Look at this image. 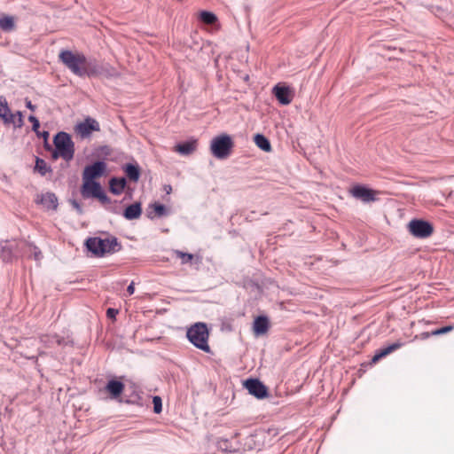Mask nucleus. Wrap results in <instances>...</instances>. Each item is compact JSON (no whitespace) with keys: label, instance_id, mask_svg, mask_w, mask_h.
<instances>
[{"label":"nucleus","instance_id":"1","mask_svg":"<svg viewBox=\"0 0 454 454\" xmlns=\"http://www.w3.org/2000/svg\"><path fill=\"white\" fill-rule=\"evenodd\" d=\"M59 59L74 74L79 77L113 74L109 67L98 64L95 59H87L82 53H74L72 51L63 50L60 51Z\"/></svg>","mask_w":454,"mask_h":454},{"label":"nucleus","instance_id":"2","mask_svg":"<svg viewBox=\"0 0 454 454\" xmlns=\"http://www.w3.org/2000/svg\"><path fill=\"white\" fill-rule=\"evenodd\" d=\"M189 341L197 348L210 353L211 349L208 345V330L204 323H196L191 326L186 333Z\"/></svg>","mask_w":454,"mask_h":454},{"label":"nucleus","instance_id":"3","mask_svg":"<svg viewBox=\"0 0 454 454\" xmlns=\"http://www.w3.org/2000/svg\"><path fill=\"white\" fill-rule=\"evenodd\" d=\"M233 146L231 137L227 134H222L211 140L210 151L216 159L224 160L231 155Z\"/></svg>","mask_w":454,"mask_h":454},{"label":"nucleus","instance_id":"4","mask_svg":"<svg viewBox=\"0 0 454 454\" xmlns=\"http://www.w3.org/2000/svg\"><path fill=\"white\" fill-rule=\"evenodd\" d=\"M53 144L55 148L62 153L64 160L69 162L74 159L75 152L74 143L68 133L65 131L58 132L53 137Z\"/></svg>","mask_w":454,"mask_h":454},{"label":"nucleus","instance_id":"5","mask_svg":"<svg viewBox=\"0 0 454 454\" xmlns=\"http://www.w3.org/2000/svg\"><path fill=\"white\" fill-rule=\"evenodd\" d=\"M21 242L20 241H3L0 243V257L5 262H11L14 259L22 256Z\"/></svg>","mask_w":454,"mask_h":454},{"label":"nucleus","instance_id":"6","mask_svg":"<svg viewBox=\"0 0 454 454\" xmlns=\"http://www.w3.org/2000/svg\"><path fill=\"white\" fill-rule=\"evenodd\" d=\"M408 231L416 238L426 239L433 234L434 227L427 221L422 219H412L408 223Z\"/></svg>","mask_w":454,"mask_h":454},{"label":"nucleus","instance_id":"7","mask_svg":"<svg viewBox=\"0 0 454 454\" xmlns=\"http://www.w3.org/2000/svg\"><path fill=\"white\" fill-rule=\"evenodd\" d=\"M99 130L100 125L98 121L91 117H86L83 121L79 122L74 126V131L82 139L90 137L93 131Z\"/></svg>","mask_w":454,"mask_h":454},{"label":"nucleus","instance_id":"8","mask_svg":"<svg viewBox=\"0 0 454 454\" xmlns=\"http://www.w3.org/2000/svg\"><path fill=\"white\" fill-rule=\"evenodd\" d=\"M349 193L352 197L361 200L364 203L375 201L376 192L362 184H356L350 190Z\"/></svg>","mask_w":454,"mask_h":454},{"label":"nucleus","instance_id":"9","mask_svg":"<svg viewBox=\"0 0 454 454\" xmlns=\"http://www.w3.org/2000/svg\"><path fill=\"white\" fill-rule=\"evenodd\" d=\"M248 393L257 399H263L269 395L268 388L258 379H248L244 382Z\"/></svg>","mask_w":454,"mask_h":454},{"label":"nucleus","instance_id":"10","mask_svg":"<svg viewBox=\"0 0 454 454\" xmlns=\"http://www.w3.org/2000/svg\"><path fill=\"white\" fill-rule=\"evenodd\" d=\"M106 169V164L103 160H98L91 165L85 167L82 173L83 181H95L96 178L100 177Z\"/></svg>","mask_w":454,"mask_h":454},{"label":"nucleus","instance_id":"11","mask_svg":"<svg viewBox=\"0 0 454 454\" xmlns=\"http://www.w3.org/2000/svg\"><path fill=\"white\" fill-rule=\"evenodd\" d=\"M39 340L45 348L64 347L73 343L68 337L60 336L57 333L42 334L39 336Z\"/></svg>","mask_w":454,"mask_h":454},{"label":"nucleus","instance_id":"12","mask_svg":"<svg viewBox=\"0 0 454 454\" xmlns=\"http://www.w3.org/2000/svg\"><path fill=\"white\" fill-rule=\"evenodd\" d=\"M85 246L88 251H90L96 257H103L106 255V250L104 249V241L100 237L89 238L85 241Z\"/></svg>","mask_w":454,"mask_h":454},{"label":"nucleus","instance_id":"13","mask_svg":"<svg viewBox=\"0 0 454 454\" xmlns=\"http://www.w3.org/2000/svg\"><path fill=\"white\" fill-rule=\"evenodd\" d=\"M272 92L281 105L286 106L291 103L292 97L289 87L276 85L273 87Z\"/></svg>","mask_w":454,"mask_h":454},{"label":"nucleus","instance_id":"14","mask_svg":"<svg viewBox=\"0 0 454 454\" xmlns=\"http://www.w3.org/2000/svg\"><path fill=\"white\" fill-rule=\"evenodd\" d=\"M36 201L37 203L43 205V207L47 210H56L59 206L57 196L55 193L51 192L42 194L40 199H38Z\"/></svg>","mask_w":454,"mask_h":454},{"label":"nucleus","instance_id":"15","mask_svg":"<svg viewBox=\"0 0 454 454\" xmlns=\"http://www.w3.org/2000/svg\"><path fill=\"white\" fill-rule=\"evenodd\" d=\"M102 190L100 184L97 181H83V184L82 187V196L85 198L94 197V194H97L98 192Z\"/></svg>","mask_w":454,"mask_h":454},{"label":"nucleus","instance_id":"16","mask_svg":"<svg viewBox=\"0 0 454 454\" xmlns=\"http://www.w3.org/2000/svg\"><path fill=\"white\" fill-rule=\"evenodd\" d=\"M104 241V249L106 250V254H112L116 252L121 250L122 246L119 242L118 239L114 236H111L106 239H103Z\"/></svg>","mask_w":454,"mask_h":454},{"label":"nucleus","instance_id":"17","mask_svg":"<svg viewBox=\"0 0 454 454\" xmlns=\"http://www.w3.org/2000/svg\"><path fill=\"white\" fill-rule=\"evenodd\" d=\"M22 256H33L35 261H40L43 257L41 250L35 245L26 241L21 242Z\"/></svg>","mask_w":454,"mask_h":454},{"label":"nucleus","instance_id":"18","mask_svg":"<svg viewBox=\"0 0 454 454\" xmlns=\"http://www.w3.org/2000/svg\"><path fill=\"white\" fill-rule=\"evenodd\" d=\"M106 390L110 393L111 397L115 399L119 397L124 390V384L116 380H111L106 386Z\"/></svg>","mask_w":454,"mask_h":454},{"label":"nucleus","instance_id":"19","mask_svg":"<svg viewBox=\"0 0 454 454\" xmlns=\"http://www.w3.org/2000/svg\"><path fill=\"white\" fill-rule=\"evenodd\" d=\"M269 319L265 316H259L254 321V333L256 335H262L265 333L269 329Z\"/></svg>","mask_w":454,"mask_h":454},{"label":"nucleus","instance_id":"20","mask_svg":"<svg viewBox=\"0 0 454 454\" xmlns=\"http://www.w3.org/2000/svg\"><path fill=\"white\" fill-rule=\"evenodd\" d=\"M126 184L125 177H112L109 181L110 192L113 194L120 195L125 189Z\"/></svg>","mask_w":454,"mask_h":454},{"label":"nucleus","instance_id":"21","mask_svg":"<svg viewBox=\"0 0 454 454\" xmlns=\"http://www.w3.org/2000/svg\"><path fill=\"white\" fill-rule=\"evenodd\" d=\"M141 214H142L141 203L136 202V203H133V204L128 206L125 208V210L123 212V216L127 220H134V219L139 218Z\"/></svg>","mask_w":454,"mask_h":454},{"label":"nucleus","instance_id":"22","mask_svg":"<svg viewBox=\"0 0 454 454\" xmlns=\"http://www.w3.org/2000/svg\"><path fill=\"white\" fill-rule=\"evenodd\" d=\"M402 346H403L402 342L396 341V342H394V343H392V344H390V345H388L387 347H384V348H380V350L377 351V353L372 357V362L375 363V362L379 361L382 357H384V356L389 355L390 353L397 350Z\"/></svg>","mask_w":454,"mask_h":454},{"label":"nucleus","instance_id":"23","mask_svg":"<svg viewBox=\"0 0 454 454\" xmlns=\"http://www.w3.org/2000/svg\"><path fill=\"white\" fill-rule=\"evenodd\" d=\"M168 215V209L166 206L160 203H153L149 206L147 210V217L153 219L155 216L162 217Z\"/></svg>","mask_w":454,"mask_h":454},{"label":"nucleus","instance_id":"24","mask_svg":"<svg viewBox=\"0 0 454 454\" xmlns=\"http://www.w3.org/2000/svg\"><path fill=\"white\" fill-rule=\"evenodd\" d=\"M197 149V141H185L176 145V151L182 155H190Z\"/></svg>","mask_w":454,"mask_h":454},{"label":"nucleus","instance_id":"25","mask_svg":"<svg viewBox=\"0 0 454 454\" xmlns=\"http://www.w3.org/2000/svg\"><path fill=\"white\" fill-rule=\"evenodd\" d=\"M123 171L130 181L137 183L139 180L140 168L137 164L128 163L123 167Z\"/></svg>","mask_w":454,"mask_h":454},{"label":"nucleus","instance_id":"26","mask_svg":"<svg viewBox=\"0 0 454 454\" xmlns=\"http://www.w3.org/2000/svg\"><path fill=\"white\" fill-rule=\"evenodd\" d=\"M0 118L7 124L10 123V121H12V114L10 112L7 100L4 97H0Z\"/></svg>","mask_w":454,"mask_h":454},{"label":"nucleus","instance_id":"27","mask_svg":"<svg viewBox=\"0 0 454 454\" xmlns=\"http://www.w3.org/2000/svg\"><path fill=\"white\" fill-rule=\"evenodd\" d=\"M254 140L255 145L263 152L269 153L271 151L270 142L264 135L256 134Z\"/></svg>","mask_w":454,"mask_h":454},{"label":"nucleus","instance_id":"28","mask_svg":"<svg viewBox=\"0 0 454 454\" xmlns=\"http://www.w3.org/2000/svg\"><path fill=\"white\" fill-rule=\"evenodd\" d=\"M35 170L42 176H44L47 173L52 172L51 166H49L44 160L38 157H36L35 160Z\"/></svg>","mask_w":454,"mask_h":454},{"label":"nucleus","instance_id":"29","mask_svg":"<svg viewBox=\"0 0 454 454\" xmlns=\"http://www.w3.org/2000/svg\"><path fill=\"white\" fill-rule=\"evenodd\" d=\"M173 254L181 260L182 264L192 263L194 259V255L192 254L183 252L181 250H174Z\"/></svg>","mask_w":454,"mask_h":454},{"label":"nucleus","instance_id":"30","mask_svg":"<svg viewBox=\"0 0 454 454\" xmlns=\"http://www.w3.org/2000/svg\"><path fill=\"white\" fill-rule=\"evenodd\" d=\"M15 27L14 20L12 16L0 18V28L4 31H12Z\"/></svg>","mask_w":454,"mask_h":454},{"label":"nucleus","instance_id":"31","mask_svg":"<svg viewBox=\"0 0 454 454\" xmlns=\"http://www.w3.org/2000/svg\"><path fill=\"white\" fill-rule=\"evenodd\" d=\"M200 19L207 25H213L217 20L215 14L208 11L200 12Z\"/></svg>","mask_w":454,"mask_h":454},{"label":"nucleus","instance_id":"32","mask_svg":"<svg viewBox=\"0 0 454 454\" xmlns=\"http://www.w3.org/2000/svg\"><path fill=\"white\" fill-rule=\"evenodd\" d=\"M28 121L32 123V130L36 134L37 137H39L40 136L39 120L35 115H30V116H28Z\"/></svg>","mask_w":454,"mask_h":454},{"label":"nucleus","instance_id":"33","mask_svg":"<svg viewBox=\"0 0 454 454\" xmlns=\"http://www.w3.org/2000/svg\"><path fill=\"white\" fill-rule=\"evenodd\" d=\"M153 411L156 414H159L162 411V401L161 398L158 395H155L153 397Z\"/></svg>","mask_w":454,"mask_h":454},{"label":"nucleus","instance_id":"34","mask_svg":"<svg viewBox=\"0 0 454 454\" xmlns=\"http://www.w3.org/2000/svg\"><path fill=\"white\" fill-rule=\"evenodd\" d=\"M453 329H454L453 325H446V326H443L442 328L434 330L432 332V334H434V336L435 335H442V334H444V333L451 332Z\"/></svg>","mask_w":454,"mask_h":454},{"label":"nucleus","instance_id":"35","mask_svg":"<svg viewBox=\"0 0 454 454\" xmlns=\"http://www.w3.org/2000/svg\"><path fill=\"white\" fill-rule=\"evenodd\" d=\"M68 202L73 207V208H74L76 210V212L79 215H82L83 213L82 205H81V203L77 200H75V199H69Z\"/></svg>","mask_w":454,"mask_h":454},{"label":"nucleus","instance_id":"36","mask_svg":"<svg viewBox=\"0 0 454 454\" xmlns=\"http://www.w3.org/2000/svg\"><path fill=\"white\" fill-rule=\"evenodd\" d=\"M10 123H13L15 128H21L24 125L23 115L20 114V117H15L12 114V121Z\"/></svg>","mask_w":454,"mask_h":454},{"label":"nucleus","instance_id":"37","mask_svg":"<svg viewBox=\"0 0 454 454\" xmlns=\"http://www.w3.org/2000/svg\"><path fill=\"white\" fill-rule=\"evenodd\" d=\"M94 198L98 199L102 203H108L110 202L109 198L107 195L104 192L103 190L98 192L97 194H94Z\"/></svg>","mask_w":454,"mask_h":454},{"label":"nucleus","instance_id":"38","mask_svg":"<svg viewBox=\"0 0 454 454\" xmlns=\"http://www.w3.org/2000/svg\"><path fill=\"white\" fill-rule=\"evenodd\" d=\"M49 136H50L49 131L44 130V131H42V132L40 131V136H39L38 137H43V138L44 139V142H45V149H46V150H52V148H51V145H49V144L47 143V140H48Z\"/></svg>","mask_w":454,"mask_h":454},{"label":"nucleus","instance_id":"39","mask_svg":"<svg viewBox=\"0 0 454 454\" xmlns=\"http://www.w3.org/2000/svg\"><path fill=\"white\" fill-rule=\"evenodd\" d=\"M118 314V310L115 309L109 308L106 310V316L109 318H115V316Z\"/></svg>","mask_w":454,"mask_h":454},{"label":"nucleus","instance_id":"40","mask_svg":"<svg viewBox=\"0 0 454 454\" xmlns=\"http://www.w3.org/2000/svg\"><path fill=\"white\" fill-rule=\"evenodd\" d=\"M98 151L105 155H110V153H111V149L108 145L100 146L98 148Z\"/></svg>","mask_w":454,"mask_h":454},{"label":"nucleus","instance_id":"41","mask_svg":"<svg viewBox=\"0 0 454 454\" xmlns=\"http://www.w3.org/2000/svg\"><path fill=\"white\" fill-rule=\"evenodd\" d=\"M51 158L53 160H58L59 158H62V153H59L57 148H55L54 150H52Z\"/></svg>","mask_w":454,"mask_h":454},{"label":"nucleus","instance_id":"42","mask_svg":"<svg viewBox=\"0 0 454 454\" xmlns=\"http://www.w3.org/2000/svg\"><path fill=\"white\" fill-rule=\"evenodd\" d=\"M127 292L129 294V295H132L135 292V286H134V282H131L129 286L127 287Z\"/></svg>","mask_w":454,"mask_h":454},{"label":"nucleus","instance_id":"43","mask_svg":"<svg viewBox=\"0 0 454 454\" xmlns=\"http://www.w3.org/2000/svg\"><path fill=\"white\" fill-rule=\"evenodd\" d=\"M26 106L30 109L31 111H35V106L32 104V102L28 99V98H26Z\"/></svg>","mask_w":454,"mask_h":454},{"label":"nucleus","instance_id":"44","mask_svg":"<svg viewBox=\"0 0 454 454\" xmlns=\"http://www.w3.org/2000/svg\"><path fill=\"white\" fill-rule=\"evenodd\" d=\"M430 336H434V334H432V332L429 333V332H424L420 334V339L421 340H426L427 338H429Z\"/></svg>","mask_w":454,"mask_h":454},{"label":"nucleus","instance_id":"45","mask_svg":"<svg viewBox=\"0 0 454 454\" xmlns=\"http://www.w3.org/2000/svg\"><path fill=\"white\" fill-rule=\"evenodd\" d=\"M20 114H22L20 111H17L16 114H14L15 117H20Z\"/></svg>","mask_w":454,"mask_h":454},{"label":"nucleus","instance_id":"46","mask_svg":"<svg viewBox=\"0 0 454 454\" xmlns=\"http://www.w3.org/2000/svg\"><path fill=\"white\" fill-rule=\"evenodd\" d=\"M168 189L171 190V186H168V188H166L167 193H169Z\"/></svg>","mask_w":454,"mask_h":454},{"label":"nucleus","instance_id":"47","mask_svg":"<svg viewBox=\"0 0 454 454\" xmlns=\"http://www.w3.org/2000/svg\"><path fill=\"white\" fill-rule=\"evenodd\" d=\"M168 189L171 190V186H168V188H166L167 193H169Z\"/></svg>","mask_w":454,"mask_h":454},{"label":"nucleus","instance_id":"48","mask_svg":"<svg viewBox=\"0 0 454 454\" xmlns=\"http://www.w3.org/2000/svg\"><path fill=\"white\" fill-rule=\"evenodd\" d=\"M168 189L171 190V186H168V188H166L167 193H169Z\"/></svg>","mask_w":454,"mask_h":454}]
</instances>
